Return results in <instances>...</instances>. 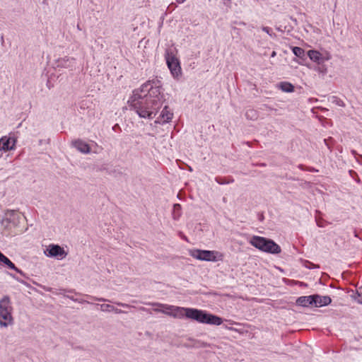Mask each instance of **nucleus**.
Listing matches in <instances>:
<instances>
[{
	"label": "nucleus",
	"instance_id": "1",
	"mask_svg": "<svg viewBox=\"0 0 362 362\" xmlns=\"http://www.w3.org/2000/svg\"><path fill=\"white\" fill-rule=\"evenodd\" d=\"M164 100L160 86L148 81L134 91L129 103L140 117L151 119L156 115Z\"/></svg>",
	"mask_w": 362,
	"mask_h": 362
},
{
	"label": "nucleus",
	"instance_id": "2",
	"mask_svg": "<svg viewBox=\"0 0 362 362\" xmlns=\"http://www.w3.org/2000/svg\"><path fill=\"white\" fill-rule=\"evenodd\" d=\"M183 317L203 324L220 325L223 323V320L220 317L196 308H185Z\"/></svg>",
	"mask_w": 362,
	"mask_h": 362
},
{
	"label": "nucleus",
	"instance_id": "3",
	"mask_svg": "<svg viewBox=\"0 0 362 362\" xmlns=\"http://www.w3.org/2000/svg\"><path fill=\"white\" fill-rule=\"evenodd\" d=\"M250 244L257 249L267 253L279 254L281 250L279 245L270 239L255 235L249 241Z\"/></svg>",
	"mask_w": 362,
	"mask_h": 362
},
{
	"label": "nucleus",
	"instance_id": "4",
	"mask_svg": "<svg viewBox=\"0 0 362 362\" xmlns=\"http://www.w3.org/2000/svg\"><path fill=\"white\" fill-rule=\"evenodd\" d=\"M12 306L10 298L4 296L0 300V326L6 327L13 323Z\"/></svg>",
	"mask_w": 362,
	"mask_h": 362
},
{
	"label": "nucleus",
	"instance_id": "5",
	"mask_svg": "<svg viewBox=\"0 0 362 362\" xmlns=\"http://www.w3.org/2000/svg\"><path fill=\"white\" fill-rule=\"evenodd\" d=\"M189 255L201 261L218 262L223 259V255L216 250L194 249L189 252Z\"/></svg>",
	"mask_w": 362,
	"mask_h": 362
},
{
	"label": "nucleus",
	"instance_id": "6",
	"mask_svg": "<svg viewBox=\"0 0 362 362\" xmlns=\"http://www.w3.org/2000/svg\"><path fill=\"white\" fill-rule=\"evenodd\" d=\"M21 215L14 210H8L5 212L0 223V228L6 231H10L20 224Z\"/></svg>",
	"mask_w": 362,
	"mask_h": 362
},
{
	"label": "nucleus",
	"instance_id": "7",
	"mask_svg": "<svg viewBox=\"0 0 362 362\" xmlns=\"http://www.w3.org/2000/svg\"><path fill=\"white\" fill-rule=\"evenodd\" d=\"M148 304L151 305L153 306H158L160 308H162V313L163 314L171 316L174 318H183V312L185 308L184 307H179L159 303Z\"/></svg>",
	"mask_w": 362,
	"mask_h": 362
},
{
	"label": "nucleus",
	"instance_id": "8",
	"mask_svg": "<svg viewBox=\"0 0 362 362\" xmlns=\"http://www.w3.org/2000/svg\"><path fill=\"white\" fill-rule=\"evenodd\" d=\"M44 254L47 257H54L62 260L64 259L68 253L59 245L49 244L44 250Z\"/></svg>",
	"mask_w": 362,
	"mask_h": 362
},
{
	"label": "nucleus",
	"instance_id": "9",
	"mask_svg": "<svg viewBox=\"0 0 362 362\" xmlns=\"http://www.w3.org/2000/svg\"><path fill=\"white\" fill-rule=\"evenodd\" d=\"M167 65L174 78H178L181 74V67L178 59L172 53L167 52L165 55Z\"/></svg>",
	"mask_w": 362,
	"mask_h": 362
},
{
	"label": "nucleus",
	"instance_id": "10",
	"mask_svg": "<svg viewBox=\"0 0 362 362\" xmlns=\"http://www.w3.org/2000/svg\"><path fill=\"white\" fill-rule=\"evenodd\" d=\"M16 139L11 136H4L0 139V151L7 152L16 148Z\"/></svg>",
	"mask_w": 362,
	"mask_h": 362
},
{
	"label": "nucleus",
	"instance_id": "11",
	"mask_svg": "<svg viewBox=\"0 0 362 362\" xmlns=\"http://www.w3.org/2000/svg\"><path fill=\"white\" fill-rule=\"evenodd\" d=\"M308 56L310 60L319 64L330 59L329 54H327L326 57H323L322 54L317 50H309L308 52Z\"/></svg>",
	"mask_w": 362,
	"mask_h": 362
},
{
	"label": "nucleus",
	"instance_id": "12",
	"mask_svg": "<svg viewBox=\"0 0 362 362\" xmlns=\"http://www.w3.org/2000/svg\"><path fill=\"white\" fill-rule=\"evenodd\" d=\"M313 306L320 308L331 303L332 299L328 296L313 295Z\"/></svg>",
	"mask_w": 362,
	"mask_h": 362
},
{
	"label": "nucleus",
	"instance_id": "13",
	"mask_svg": "<svg viewBox=\"0 0 362 362\" xmlns=\"http://www.w3.org/2000/svg\"><path fill=\"white\" fill-rule=\"evenodd\" d=\"M72 145L82 153L88 154L90 152V146L81 139H76L72 141Z\"/></svg>",
	"mask_w": 362,
	"mask_h": 362
},
{
	"label": "nucleus",
	"instance_id": "14",
	"mask_svg": "<svg viewBox=\"0 0 362 362\" xmlns=\"http://www.w3.org/2000/svg\"><path fill=\"white\" fill-rule=\"evenodd\" d=\"M74 62L75 59L74 57H64L57 59L56 64L58 67L69 68L72 66Z\"/></svg>",
	"mask_w": 362,
	"mask_h": 362
},
{
	"label": "nucleus",
	"instance_id": "15",
	"mask_svg": "<svg viewBox=\"0 0 362 362\" xmlns=\"http://www.w3.org/2000/svg\"><path fill=\"white\" fill-rule=\"evenodd\" d=\"M313 295L301 296L296 300V303L303 307L313 306Z\"/></svg>",
	"mask_w": 362,
	"mask_h": 362
},
{
	"label": "nucleus",
	"instance_id": "16",
	"mask_svg": "<svg viewBox=\"0 0 362 362\" xmlns=\"http://www.w3.org/2000/svg\"><path fill=\"white\" fill-rule=\"evenodd\" d=\"M173 115V113L170 112L168 107L165 106L160 114L162 122H168L170 120H171Z\"/></svg>",
	"mask_w": 362,
	"mask_h": 362
},
{
	"label": "nucleus",
	"instance_id": "17",
	"mask_svg": "<svg viewBox=\"0 0 362 362\" xmlns=\"http://www.w3.org/2000/svg\"><path fill=\"white\" fill-rule=\"evenodd\" d=\"M0 262L6 264L8 268L15 270L16 272L23 274L22 271L18 269L15 264L4 255L0 258Z\"/></svg>",
	"mask_w": 362,
	"mask_h": 362
},
{
	"label": "nucleus",
	"instance_id": "18",
	"mask_svg": "<svg viewBox=\"0 0 362 362\" xmlns=\"http://www.w3.org/2000/svg\"><path fill=\"white\" fill-rule=\"evenodd\" d=\"M281 90L286 93H292L294 91V86L288 82H281L279 85Z\"/></svg>",
	"mask_w": 362,
	"mask_h": 362
},
{
	"label": "nucleus",
	"instance_id": "19",
	"mask_svg": "<svg viewBox=\"0 0 362 362\" xmlns=\"http://www.w3.org/2000/svg\"><path fill=\"white\" fill-rule=\"evenodd\" d=\"M181 216V206L179 204L173 205V217L174 219H178Z\"/></svg>",
	"mask_w": 362,
	"mask_h": 362
},
{
	"label": "nucleus",
	"instance_id": "20",
	"mask_svg": "<svg viewBox=\"0 0 362 362\" xmlns=\"http://www.w3.org/2000/svg\"><path fill=\"white\" fill-rule=\"evenodd\" d=\"M293 53L298 57H303L304 56V49L298 47H293L292 48Z\"/></svg>",
	"mask_w": 362,
	"mask_h": 362
},
{
	"label": "nucleus",
	"instance_id": "21",
	"mask_svg": "<svg viewBox=\"0 0 362 362\" xmlns=\"http://www.w3.org/2000/svg\"><path fill=\"white\" fill-rule=\"evenodd\" d=\"M100 308L103 312H112V310H114V306L110 304H101Z\"/></svg>",
	"mask_w": 362,
	"mask_h": 362
},
{
	"label": "nucleus",
	"instance_id": "22",
	"mask_svg": "<svg viewBox=\"0 0 362 362\" xmlns=\"http://www.w3.org/2000/svg\"><path fill=\"white\" fill-rule=\"evenodd\" d=\"M358 296L356 297V300L360 303L362 304V288H359V290L357 291Z\"/></svg>",
	"mask_w": 362,
	"mask_h": 362
},
{
	"label": "nucleus",
	"instance_id": "23",
	"mask_svg": "<svg viewBox=\"0 0 362 362\" xmlns=\"http://www.w3.org/2000/svg\"><path fill=\"white\" fill-rule=\"evenodd\" d=\"M88 297L90 299L100 301V302L110 301L109 300L105 299V298H97V297H94V296H88Z\"/></svg>",
	"mask_w": 362,
	"mask_h": 362
},
{
	"label": "nucleus",
	"instance_id": "24",
	"mask_svg": "<svg viewBox=\"0 0 362 362\" xmlns=\"http://www.w3.org/2000/svg\"><path fill=\"white\" fill-rule=\"evenodd\" d=\"M262 30L264 32L267 33L270 36H272V35H273L272 30L269 27H263Z\"/></svg>",
	"mask_w": 362,
	"mask_h": 362
},
{
	"label": "nucleus",
	"instance_id": "25",
	"mask_svg": "<svg viewBox=\"0 0 362 362\" xmlns=\"http://www.w3.org/2000/svg\"><path fill=\"white\" fill-rule=\"evenodd\" d=\"M216 181L218 184H220V185L229 184V183L231 182V181H229V180H222V181H220V180H218V178H216Z\"/></svg>",
	"mask_w": 362,
	"mask_h": 362
},
{
	"label": "nucleus",
	"instance_id": "26",
	"mask_svg": "<svg viewBox=\"0 0 362 362\" xmlns=\"http://www.w3.org/2000/svg\"><path fill=\"white\" fill-rule=\"evenodd\" d=\"M117 305H118L119 306H122L123 308H131L132 306L129 304H127V303H120V302H117L116 303Z\"/></svg>",
	"mask_w": 362,
	"mask_h": 362
},
{
	"label": "nucleus",
	"instance_id": "27",
	"mask_svg": "<svg viewBox=\"0 0 362 362\" xmlns=\"http://www.w3.org/2000/svg\"><path fill=\"white\" fill-rule=\"evenodd\" d=\"M112 312H115V313H117V314H120V313H124L123 310H119V309H118V308H115V307H114V310H112Z\"/></svg>",
	"mask_w": 362,
	"mask_h": 362
},
{
	"label": "nucleus",
	"instance_id": "28",
	"mask_svg": "<svg viewBox=\"0 0 362 362\" xmlns=\"http://www.w3.org/2000/svg\"><path fill=\"white\" fill-rule=\"evenodd\" d=\"M153 311L157 312V313H162V308H160L158 306H155V308H153Z\"/></svg>",
	"mask_w": 362,
	"mask_h": 362
},
{
	"label": "nucleus",
	"instance_id": "29",
	"mask_svg": "<svg viewBox=\"0 0 362 362\" xmlns=\"http://www.w3.org/2000/svg\"><path fill=\"white\" fill-rule=\"evenodd\" d=\"M250 113H252V116H255V115H256V113H255L253 110H251V111H250V112H247L246 113V115L248 117Z\"/></svg>",
	"mask_w": 362,
	"mask_h": 362
},
{
	"label": "nucleus",
	"instance_id": "30",
	"mask_svg": "<svg viewBox=\"0 0 362 362\" xmlns=\"http://www.w3.org/2000/svg\"><path fill=\"white\" fill-rule=\"evenodd\" d=\"M177 4H182L185 1V0H176Z\"/></svg>",
	"mask_w": 362,
	"mask_h": 362
},
{
	"label": "nucleus",
	"instance_id": "31",
	"mask_svg": "<svg viewBox=\"0 0 362 362\" xmlns=\"http://www.w3.org/2000/svg\"><path fill=\"white\" fill-rule=\"evenodd\" d=\"M139 310H142V311H146V310H146L145 308H144V307H141V308H139Z\"/></svg>",
	"mask_w": 362,
	"mask_h": 362
},
{
	"label": "nucleus",
	"instance_id": "32",
	"mask_svg": "<svg viewBox=\"0 0 362 362\" xmlns=\"http://www.w3.org/2000/svg\"><path fill=\"white\" fill-rule=\"evenodd\" d=\"M275 56H276V52H274H274L272 53V57H275Z\"/></svg>",
	"mask_w": 362,
	"mask_h": 362
},
{
	"label": "nucleus",
	"instance_id": "33",
	"mask_svg": "<svg viewBox=\"0 0 362 362\" xmlns=\"http://www.w3.org/2000/svg\"><path fill=\"white\" fill-rule=\"evenodd\" d=\"M80 303H89V302L87 301V300H81Z\"/></svg>",
	"mask_w": 362,
	"mask_h": 362
},
{
	"label": "nucleus",
	"instance_id": "34",
	"mask_svg": "<svg viewBox=\"0 0 362 362\" xmlns=\"http://www.w3.org/2000/svg\"><path fill=\"white\" fill-rule=\"evenodd\" d=\"M2 157V153L1 151H0V158Z\"/></svg>",
	"mask_w": 362,
	"mask_h": 362
},
{
	"label": "nucleus",
	"instance_id": "35",
	"mask_svg": "<svg viewBox=\"0 0 362 362\" xmlns=\"http://www.w3.org/2000/svg\"><path fill=\"white\" fill-rule=\"evenodd\" d=\"M4 254H2L1 252H0V258L2 257Z\"/></svg>",
	"mask_w": 362,
	"mask_h": 362
}]
</instances>
